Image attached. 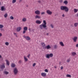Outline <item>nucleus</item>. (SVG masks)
I'll return each instance as SVG.
<instances>
[{
  "label": "nucleus",
  "mask_w": 78,
  "mask_h": 78,
  "mask_svg": "<svg viewBox=\"0 0 78 78\" xmlns=\"http://www.w3.org/2000/svg\"><path fill=\"white\" fill-rule=\"evenodd\" d=\"M43 14H45V12H42L41 13V15H43Z\"/></svg>",
  "instance_id": "obj_39"
},
{
  "label": "nucleus",
  "mask_w": 78,
  "mask_h": 78,
  "mask_svg": "<svg viewBox=\"0 0 78 78\" xmlns=\"http://www.w3.org/2000/svg\"><path fill=\"white\" fill-rule=\"evenodd\" d=\"M41 44L43 47H44V46H45V43L44 42H41Z\"/></svg>",
  "instance_id": "obj_22"
},
{
  "label": "nucleus",
  "mask_w": 78,
  "mask_h": 78,
  "mask_svg": "<svg viewBox=\"0 0 78 78\" xmlns=\"http://www.w3.org/2000/svg\"><path fill=\"white\" fill-rule=\"evenodd\" d=\"M13 72L15 75H17L18 73V70L16 68H15L13 69Z\"/></svg>",
  "instance_id": "obj_4"
},
{
  "label": "nucleus",
  "mask_w": 78,
  "mask_h": 78,
  "mask_svg": "<svg viewBox=\"0 0 78 78\" xmlns=\"http://www.w3.org/2000/svg\"><path fill=\"white\" fill-rule=\"evenodd\" d=\"M2 36V33H0V37H1Z\"/></svg>",
  "instance_id": "obj_48"
},
{
  "label": "nucleus",
  "mask_w": 78,
  "mask_h": 78,
  "mask_svg": "<svg viewBox=\"0 0 78 78\" xmlns=\"http://www.w3.org/2000/svg\"><path fill=\"white\" fill-rule=\"evenodd\" d=\"M24 59L25 62H27L28 60L27 58V57L25 56H24Z\"/></svg>",
  "instance_id": "obj_16"
},
{
  "label": "nucleus",
  "mask_w": 78,
  "mask_h": 78,
  "mask_svg": "<svg viewBox=\"0 0 78 78\" xmlns=\"http://www.w3.org/2000/svg\"><path fill=\"white\" fill-rule=\"evenodd\" d=\"M45 48H46V49L48 50V49H50V48H51V47H50L49 45H48V46L45 47Z\"/></svg>",
  "instance_id": "obj_15"
},
{
  "label": "nucleus",
  "mask_w": 78,
  "mask_h": 78,
  "mask_svg": "<svg viewBox=\"0 0 78 78\" xmlns=\"http://www.w3.org/2000/svg\"><path fill=\"white\" fill-rule=\"evenodd\" d=\"M1 11H5L6 10V8L4 6H2L1 8Z\"/></svg>",
  "instance_id": "obj_12"
},
{
  "label": "nucleus",
  "mask_w": 78,
  "mask_h": 78,
  "mask_svg": "<svg viewBox=\"0 0 78 78\" xmlns=\"http://www.w3.org/2000/svg\"><path fill=\"white\" fill-rule=\"evenodd\" d=\"M35 18L36 19H41V16L39 15H37L35 16Z\"/></svg>",
  "instance_id": "obj_19"
},
{
  "label": "nucleus",
  "mask_w": 78,
  "mask_h": 78,
  "mask_svg": "<svg viewBox=\"0 0 78 78\" xmlns=\"http://www.w3.org/2000/svg\"><path fill=\"white\" fill-rule=\"evenodd\" d=\"M53 56V54L52 53L46 54V57L47 58H52Z\"/></svg>",
  "instance_id": "obj_3"
},
{
  "label": "nucleus",
  "mask_w": 78,
  "mask_h": 78,
  "mask_svg": "<svg viewBox=\"0 0 78 78\" xmlns=\"http://www.w3.org/2000/svg\"><path fill=\"white\" fill-rule=\"evenodd\" d=\"M4 74H5V75H8L9 74V72L6 71H4L3 72Z\"/></svg>",
  "instance_id": "obj_18"
},
{
  "label": "nucleus",
  "mask_w": 78,
  "mask_h": 78,
  "mask_svg": "<svg viewBox=\"0 0 78 78\" xmlns=\"http://www.w3.org/2000/svg\"><path fill=\"white\" fill-rule=\"evenodd\" d=\"M53 46L55 49H56V48H58V45H57L56 44H55Z\"/></svg>",
  "instance_id": "obj_21"
},
{
  "label": "nucleus",
  "mask_w": 78,
  "mask_h": 78,
  "mask_svg": "<svg viewBox=\"0 0 78 78\" xmlns=\"http://www.w3.org/2000/svg\"><path fill=\"white\" fill-rule=\"evenodd\" d=\"M22 30V27H18L16 28V30L17 32H19L20 31Z\"/></svg>",
  "instance_id": "obj_7"
},
{
  "label": "nucleus",
  "mask_w": 78,
  "mask_h": 78,
  "mask_svg": "<svg viewBox=\"0 0 78 78\" xmlns=\"http://www.w3.org/2000/svg\"><path fill=\"white\" fill-rule=\"evenodd\" d=\"M10 19L11 20H13L14 19V17L13 16H11L10 17Z\"/></svg>",
  "instance_id": "obj_32"
},
{
  "label": "nucleus",
  "mask_w": 78,
  "mask_h": 78,
  "mask_svg": "<svg viewBox=\"0 0 78 78\" xmlns=\"http://www.w3.org/2000/svg\"><path fill=\"white\" fill-rule=\"evenodd\" d=\"M0 5H1V2H0Z\"/></svg>",
  "instance_id": "obj_54"
},
{
  "label": "nucleus",
  "mask_w": 78,
  "mask_h": 78,
  "mask_svg": "<svg viewBox=\"0 0 78 78\" xmlns=\"http://www.w3.org/2000/svg\"><path fill=\"white\" fill-rule=\"evenodd\" d=\"M11 66L12 67L14 68V67H16V64L14 63H12L11 65Z\"/></svg>",
  "instance_id": "obj_20"
},
{
  "label": "nucleus",
  "mask_w": 78,
  "mask_h": 78,
  "mask_svg": "<svg viewBox=\"0 0 78 78\" xmlns=\"http://www.w3.org/2000/svg\"><path fill=\"white\" fill-rule=\"evenodd\" d=\"M72 54L73 56H75V55H76V54L75 52H73L72 53Z\"/></svg>",
  "instance_id": "obj_28"
},
{
  "label": "nucleus",
  "mask_w": 78,
  "mask_h": 78,
  "mask_svg": "<svg viewBox=\"0 0 78 78\" xmlns=\"http://www.w3.org/2000/svg\"><path fill=\"white\" fill-rule=\"evenodd\" d=\"M60 9L62 11H64L65 10V12H68L69 10L68 7L66 6H64L63 5H62L60 7Z\"/></svg>",
  "instance_id": "obj_2"
},
{
  "label": "nucleus",
  "mask_w": 78,
  "mask_h": 78,
  "mask_svg": "<svg viewBox=\"0 0 78 78\" xmlns=\"http://www.w3.org/2000/svg\"><path fill=\"white\" fill-rule=\"evenodd\" d=\"M3 30V29H1V30Z\"/></svg>",
  "instance_id": "obj_55"
},
{
  "label": "nucleus",
  "mask_w": 78,
  "mask_h": 78,
  "mask_svg": "<svg viewBox=\"0 0 78 78\" xmlns=\"http://www.w3.org/2000/svg\"><path fill=\"white\" fill-rule=\"evenodd\" d=\"M49 34L48 33H47L46 35H47V36H49Z\"/></svg>",
  "instance_id": "obj_44"
},
{
  "label": "nucleus",
  "mask_w": 78,
  "mask_h": 78,
  "mask_svg": "<svg viewBox=\"0 0 78 78\" xmlns=\"http://www.w3.org/2000/svg\"><path fill=\"white\" fill-rule=\"evenodd\" d=\"M62 69H63V66H61V69L62 70Z\"/></svg>",
  "instance_id": "obj_47"
},
{
  "label": "nucleus",
  "mask_w": 78,
  "mask_h": 78,
  "mask_svg": "<svg viewBox=\"0 0 78 78\" xmlns=\"http://www.w3.org/2000/svg\"><path fill=\"white\" fill-rule=\"evenodd\" d=\"M76 47H78V44H77L76 45Z\"/></svg>",
  "instance_id": "obj_49"
},
{
  "label": "nucleus",
  "mask_w": 78,
  "mask_h": 78,
  "mask_svg": "<svg viewBox=\"0 0 78 78\" xmlns=\"http://www.w3.org/2000/svg\"><path fill=\"white\" fill-rule=\"evenodd\" d=\"M22 60H20L19 61V63L20 64H21V63H22Z\"/></svg>",
  "instance_id": "obj_40"
},
{
  "label": "nucleus",
  "mask_w": 78,
  "mask_h": 78,
  "mask_svg": "<svg viewBox=\"0 0 78 78\" xmlns=\"http://www.w3.org/2000/svg\"><path fill=\"white\" fill-rule=\"evenodd\" d=\"M2 60H3V59L2 58Z\"/></svg>",
  "instance_id": "obj_57"
},
{
  "label": "nucleus",
  "mask_w": 78,
  "mask_h": 78,
  "mask_svg": "<svg viewBox=\"0 0 78 78\" xmlns=\"http://www.w3.org/2000/svg\"><path fill=\"white\" fill-rule=\"evenodd\" d=\"M78 23H75L74 24V27H77V26H78Z\"/></svg>",
  "instance_id": "obj_26"
},
{
  "label": "nucleus",
  "mask_w": 78,
  "mask_h": 78,
  "mask_svg": "<svg viewBox=\"0 0 78 78\" xmlns=\"http://www.w3.org/2000/svg\"><path fill=\"white\" fill-rule=\"evenodd\" d=\"M22 21L23 22H26L27 21V19L25 18H24L22 19Z\"/></svg>",
  "instance_id": "obj_25"
},
{
  "label": "nucleus",
  "mask_w": 78,
  "mask_h": 78,
  "mask_svg": "<svg viewBox=\"0 0 78 78\" xmlns=\"http://www.w3.org/2000/svg\"><path fill=\"white\" fill-rule=\"evenodd\" d=\"M29 30H30V29H29Z\"/></svg>",
  "instance_id": "obj_56"
},
{
  "label": "nucleus",
  "mask_w": 78,
  "mask_h": 78,
  "mask_svg": "<svg viewBox=\"0 0 78 78\" xmlns=\"http://www.w3.org/2000/svg\"><path fill=\"white\" fill-rule=\"evenodd\" d=\"M67 77H69L70 78L71 77V75H69V74H67L66 75Z\"/></svg>",
  "instance_id": "obj_35"
},
{
  "label": "nucleus",
  "mask_w": 78,
  "mask_h": 78,
  "mask_svg": "<svg viewBox=\"0 0 78 78\" xmlns=\"http://www.w3.org/2000/svg\"><path fill=\"white\" fill-rule=\"evenodd\" d=\"M2 58V56L1 55H0V58Z\"/></svg>",
  "instance_id": "obj_53"
},
{
  "label": "nucleus",
  "mask_w": 78,
  "mask_h": 78,
  "mask_svg": "<svg viewBox=\"0 0 78 78\" xmlns=\"http://www.w3.org/2000/svg\"><path fill=\"white\" fill-rule=\"evenodd\" d=\"M78 37H74L73 38V41L74 42H76V40H77V39Z\"/></svg>",
  "instance_id": "obj_13"
},
{
  "label": "nucleus",
  "mask_w": 78,
  "mask_h": 78,
  "mask_svg": "<svg viewBox=\"0 0 78 78\" xmlns=\"http://www.w3.org/2000/svg\"><path fill=\"white\" fill-rule=\"evenodd\" d=\"M54 68H55V69H56V68H57L56 66H55Z\"/></svg>",
  "instance_id": "obj_52"
},
{
  "label": "nucleus",
  "mask_w": 78,
  "mask_h": 78,
  "mask_svg": "<svg viewBox=\"0 0 78 78\" xmlns=\"http://www.w3.org/2000/svg\"><path fill=\"white\" fill-rule=\"evenodd\" d=\"M35 13L36 14H37V15H39L40 14V13H41V12L40 11L37 10L35 12Z\"/></svg>",
  "instance_id": "obj_8"
},
{
  "label": "nucleus",
  "mask_w": 78,
  "mask_h": 78,
  "mask_svg": "<svg viewBox=\"0 0 78 78\" xmlns=\"http://www.w3.org/2000/svg\"><path fill=\"white\" fill-rule=\"evenodd\" d=\"M62 17H64V14H63L62 15Z\"/></svg>",
  "instance_id": "obj_51"
},
{
  "label": "nucleus",
  "mask_w": 78,
  "mask_h": 78,
  "mask_svg": "<svg viewBox=\"0 0 78 78\" xmlns=\"http://www.w3.org/2000/svg\"><path fill=\"white\" fill-rule=\"evenodd\" d=\"M47 74L45 73H41V75L42 76H43V77H45L46 76V75Z\"/></svg>",
  "instance_id": "obj_10"
},
{
  "label": "nucleus",
  "mask_w": 78,
  "mask_h": 78,
  "mask_svg": "<svg viewBox=\"0 0 78 78\" xmlns=\"http://www.w3.org/2000/svg\"><path fill=\"white\" fill-rule=\"evenodd\" d=\"M59 2L60 3H62L63 1L62 0H60V1H59Z\"/></svg>",
  "instance_id": "obj_43"
},
{
  "label": "nucleus",
  "mask_w": 78,
  "mask_h": 78,
  "mask_svg": "<svg viewBox=\"0 0 78 78\" xmlns=\"http://www.w3.org/2000/svg\"><path fill=\"white\" fill-rule=\"evenodd\" d=\"M5 44L6 45L8 46L9 45V43L8 42H6L5 43Z\"/></svg>",
  "instance_id": "obj_37"
},
{
  "label": "nucleus",
  "mask_w": 78,
  "mask_h": 78,
  "mask_svg": "<svg viewBox=\"0 0 78 78\" xmlns=\"http://www.w3.org/2000/svg\"><path fill=\"white\" fill-rule=\"evenodd\" d=\"M22 1V0H20V2H21Z\"/></svg>",
  "instance_id": "obj_50"
},
{
  "label": "nucleus",
  "mask_w": 78,
  "mask_h": 78,
  "mask_svg": "<svg viewBox=\"0 0 78 78\" xmlns=\"http://www.w3.org/2000/svg\"><path fill=\"white\" fill-rule=\"evenodd\" d=\"M4 27V26L0 24V28H2Z\"/></svg>",
  "instance_id": "obj_31"
},
{
  "label": "nucleus",
  "mask_w": 78,
  "mask_h": 78,
  "mask_svg": "<svg viewBox=\"0 0 78 78\" xmlns=\"http://www.w3.org/2000/svg\"><path fill=\"white\" fill-rule=\"evenodd\" d=\"M64 4H65V5H67V4L68 3V2L67 1H65L64 2Z\"/></svg>",
  "instance_id": "obj_27"
},
{
  "label": "nucleus",
  "mask_w": 78,
  "mask_h": 78,
  "mask_svg": "<svg viewBox=\"0 0 78 78\" xmlns=\"http://www.w3.org/2000/svg\"><path fill=\"white\" fill-rule=\"evenodd\" d=\"M38 3H41V1H40V0H39V1H38Z\"/></svg>",
  "instance_id": "obj_46"
},
{
  "label": "nucleus",
  "mask_w": 78,
  "mask_h": 78,
  "mask_svg": "<svg viewBox=\"0 0 78 78\" xmlns=\"http://www.w3.org/2000/svg\"><path fill=\"white\" fill-rule=\"evenodd\" d=\"M4 17L6 18L7 17H8V14L5 13L4 15Z\"/></svg>",
  "instance_id": "obj_29"
},
{
  "label": "nucleus",
  "mask_w": 78,
  "mask_h": 78,
  "mask_svg": "<svg viewBox=\"0 0 78 78\" xmlns=\"http://www.w3.org/2000/svg\"><path fill=\"white\" fill-rule=\"evenodd\" d=\"M5 61L6 62V64L8 66H9V61L7 59H6L5 60Z\"/></svg>",
  "instance_id": "obj_14"
},
{
  "label": "nucleus",
  "mask_w": 78,
  "mask_h": 78,
  "mask_svg": "<svg viewBox=\"0 0 78 78\" xmlns=\"http://www.w3.org/2000/svg\"><path fill=\"white\" fill-rule=\"evenodd\" d=\"M23 30L27 31L28 30V27H25L23 28Z\"/></svg>",
  "instance_id": "obj_23"
},
{
  "label": "nucleus",
  "mask_w": 78,
  "mask_h": 78,
  "mask_svg": "<svg viewBox=\"0 0 78 78\" xmlns=\"http://www.w3.org/2000/svg\"><path fill=\"white\" fill-rule=\"evenodd\" d=\"M51 27L52 28H54L53 25V24H51Z\"/></svg>",
  "instance_id": "obj_36"
},
{
  "label": "nucleus",
  "mask_w": 78,
  "mask_h": 78,
  "mask_svg": "<svg viewBox=\"0 0 78 78\" xmlns=\"http://www.w3.org/2000/svg\"><path fill=\"white\" fill-rule=\"evenodd\" d=\"M70 58H69L68 59H67V61L66 62H70Z\"/></svg>",
  "instance_id": "obj_30"
},
{
  "label": "nucleus",
  "mask_w": 78,
  "mask_h": 78,
  "mask_svg": "<svg viewBox=\"0 0 78 78\" xmlns=\"http://www.w3.org/2000/svg\"><path fill=\"white\" fill-rule=\"evenodd\" d=\"M74 12H75V13H76V12H78V9H74Z\"/></svg>",
  "instance_id": "obj_24"
},
{
  "label": "nucleus",
  "mask_w": 78,
  "mask_h": 78,
  "mask_svg": "<svg viewBox=\"0 0 78 78\" xmlns=\"http://www.w3.org/2000/svg\"><path fill=\"white\" fill-rule=\"evenodd\" d=\"M59 44L62 47H64V43L62 42H60Z\"/></svg>",
  "instance_id": "obj_17"
},
{
  "label": "nucleus",
  "mask_w": 78,
  "mask_h": 78,
  "mask_svg": "<svg viewBox=\"0 0 78 78\" xmlns=\"http://www.w3.org/2000/svg\"><path fill=\"white\" fill-rule=\"evenodd\" d=\"M45 72H48V70L47 69H45Z\"/></svg>",
  "instance_id": "obj_42"
},
{
  "label": "nucleus",
  "mask_w": 78,
  "mask_h": 78,
  "mask_svg": "<svg viewBox=\"0 0 78 78\" xmlns=\"http://www.w3.org/2000/svg\"><path fill=\"white\" fill-rule=\"evenodd\" d=\"M16 2V0H13L12 1V3H14Z\"/></svg>",
  "instance_id": "obj_33"
},
{
  "label": "nucleus",
  "mask_w": 78,
  "mask_h": 78,
  "mask_svg": "<svg viewBox=\"0 0 78 78\" xmlns=\"http://www.w3.org/2000/svg\"><path fill=\"white\" fill-rule=\"evenodd\" d=\"M13 34L14 35H15L16 37H17V34L15 32L13 33Z\"/></svg>",
  "instance_id": "obj_34"
},
{
  "label": "nucleus",
  "mask_w": 78,
  "mask_h": 78,
  "mask_svg": "<svg viewBox=\"0 0 78 78\" xmlns=\"http://www.w3.org/2000/svg\"><path fill=\"white\" fill-rule=\"evenodd\" d=\"M47 13L48 14H49V15H51L52 14V12H51L50 10H48L46 11Z\"/></svg>",
  "instance_id": "obj_9"
},
{
  "label": "nucleus",
  "mask_w": 78,
  "mask_h": 78,
  "mask_svg": "<svg viewBox=\"0 0 78 78\" xmlns=\"http://www.w3.org/2000/svg\"><path fill=\"white\" fill-rule=\"evenodd\" d=\"M5 63H3L2 65H0V69H5Z\"/></svg>",
  "instance_id": "obj_5"
},
{
  "label": "nucleus",
  "mask_w": 78,
  "mask_h": 78,
  "mask_svg": "<svg viewBox=\"0 0 78 78\" xmlns=\"http://www.w3.org/2000/svg\"><path fill=\"white\" fill-rule=\"evenodd\" d=\"M36 23L37 24H41L42 23V22L39 20H37L36 21Z\"/></svg>",
  "instance_id": "obj_11"
},
{
  "label": "nucleus",
  "mask_w": 78,
  "mask_h": 78,
  "mask_svg": "<svg viewBox=\"0 0 78 78\" xmlns=\"http://www.w3.org/2000/svg\"><path fill=\"white\" fill-rule=\"evenodd\" d=\"M30 55L29 54L28 55H27V57L28 58H30Z\"/></svg>",
  "instance_id": "obj_45"
},
{
  "label": "nucleus",
  "mask_w": 78,
  "mask_h": 78,
  "mask_svg": "<svg viewBox=\"0 0 78 78\" xmlns=\"http://www.w3.org/2000/svg\"><path fill=\"white\" fill-rule=\"evenodd\" d=\"M27 31V30H24L23 31V34H25V33H26V31Z\"/></svg>",
  "instance_id": "obj_38"
},
{
  "label": "nucleus",
  "mask_w": 78,
  "mask_h": 78,
  "mask_svg": "<svg viewBox=\"0 0 78 78\" xmlns=\"http://www.w3.org/2000/svg\"><path fill=\"white\" fill-rule=\"evenodd\" d=\"M23 37H24V38L26 39L27 40H28L29 41H30V37L28 36H26L25 35H24L23 36Z\"/></svg>",
  "instance_id": "obj_6"
},
{
  "label": "nucleus",
  "mask_w": 78,
  "mask_h": 78,
  "mask_svg": "<svg viewBox=\"0 0 78 78\" xmlns=\"http://www.w3.org/2000/svg\"><path fill=\"white\" fill-rule=\"evenodd\" d=\"M43 22L44 23H42L39 26V28L41 30H42L43 28H45V30H47V28H47V23L46 22V21L45 20H44Z\"/></svg>",
  "instance_id": "obj_1"
},
{
  "label": "nucleus",
  "mask_w": 78,
  "mask_h": 78,
  "mask_svg": "<svg viewBox=\"0 0 78 78\" xmlns=\"http://www.w3.org/2000/svg\"><path fill=\"white\" fill-rule=\"evenodd\" d=\"M36 63H34L33 65V67H34L36 66Z\"/></svg>",
  "instance_id": "obj_41"
}]
</instances>
